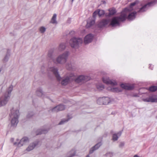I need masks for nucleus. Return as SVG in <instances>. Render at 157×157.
Returning <instances> with one entry per match:
<instances>
[{"label":"nucleus","instance_id":"1","mask_svg":"<svg viewBox=\"0 0 157 157\" xmlns=\"http://www.w3.org/2000/svg\"><path fill=\"white\" fill-rule=\"evenodd\" d=\"M136 4V2L131 3L129 7L125 8L123 10L120 16L113 18L111 21L110 25L112 27L119 26L120 25V22L124 21L126 20L127 16L126 12L132 11L133 10V6Z\"/></svg>","mask_w":157,"mask_h":157},{"label":"nucleus","instance_id":"2","mask_svg":"<svg viewBox=\"0 0 157 157\" xmlns=\"http://www.w3.org/2000/svg\"><path fill=\"white\" fill-rule=\"evenodd\" d=\"M13 89L12 85L10 86L8 88L7 91L0 98V107L5 105L7 103L10 98Z\"/></svg>","mask_w":157,"mask_h":157},{"label":"nucleus","instance_id":"3","mask_svg":"<svg viewBox=\"0 0 157 157\" xmlns=\"http://www.w3.org/2000/svg\"><path fill=\"white\" fill-rule=\"evenodd\" d=\"M10 111L11 113L9 115L10 118H11V125L13 127H15L18 122V118L19 115V111L17 109L14 110L13 108Z\"/></svg>","mask_w":157,"mask_h":157},{"label":"nucleus","instance_id":"4","mask_svg":"<svg viewBox=\"0 0 157 157\" xmlns=\"http://www.w3.org/2000/svg\"><path fill=\"white\" fill-rule=\"evenodd\" d=\"M69 55V52H65L62 54L60 55L55 59V63L63 64L67 61Z\"/></svg>","mask_w":157,"mask_h":157},{"label":"nucleus","instance_id":"5","mask_svg":"<svg viewBox=\"0 0 157 157\" xmlns=\"http://www.w3.org/2000/svg\"><path fill=\"white\" fill-rule=\"evenodd\" d=\"M82 39L81 38L73 37L69 41V44L73 48H77L79 45L82 42Z\"/></svg>","mask_w":157,"mask_h":157},{"label":"nucleus","instance_id":"6","mask_svg":"<svg viewBox=\"0 0 157 157\" xmlns=\"http://www.w3.org/2000/svg\"><path fill=\"white\" fill-rule=\"evenodd\" d=\"M73 79H74L75 82L77 83L80 82H85L90 79V77L88 76L80 75L78 76L76 78L74 77H73Z\"/></svg>","mask_w":157,"mask_h":157},{"label":"nucleus","instance_id":"7","mask_svg":"<svg viewBox=\"0 0 157 157\" xmlns=\"http://www.w3.org/2000/svg\"><path fill=\"white\" fill-rule=\"evenodd\" d=\"M108 24V19L105 18L98 22L97 26L99 28L102 29Z\"/></svg>","mask_w":157,"mask_h":157},{"label":"nucleus","instance_id":"8","mask_svg":"<svg viewBox=\"0 0 157 157\" xmlns=\"http://www.w3.org/2000/svg\"><path fill=\"white\" fill-rule=\"evenodd\" d=\"M29 140L27 137H24L22 138L20 141L18 143L17 142H14L13 143L14 145H18V146L21 147L25 144L29 142Z\"/></svg>","mask_w":157,"mask_h":157},{"label":"nucleus","instance_id":"9","mask_svg":"<svg viewBox=\"0 0 157 157\" xmlns=\"http://www.w3.org/2000/svg\"><path fill=\"white\" fill-rule=\"evenodd\" d=\"M49 70L53 72L57 80L59 81L61 79V78L59 74L57 68H55L54 67H51L49 68Z\"/></svg>","mask_w":157,"mask_h":157},{"label":"nucleus","instance_id":"10","mask_svg":"<svg viewBox=\"0 0 157 157\" xmlns=\"http://www.w3.org/2000/svg\"><path fill=\"white\" fill-rule=\"evenodd\" d=\"M129 12V11H127L126 12L127 16L126 19L127 18L128 21H132L135 18L137 12L135 11L133 12L129 13L127 16V13Z\"/></svg>","mask_w":157,"mask_h":157},{"label":"nucleus","instance_id":"11","mask_svg":"<svg viewBox=\"0 0 157 157\" xmlns=\"http://www.w3.org/2000/svg\"><path fill=\"white\" fill-rule=\"evenodd\" d=\"M65 106L62 104H60L52 108L51 111L52 112H58L62 111L65 109Z\"/></svg>","mask_w":157,"mask_h":157},{"label":"nucleus","instance_id":"12","mask_svg":"<svg viewBox=\"0 0 157 157\" xmlns=\"http://www.w3.org/2000/svg\"><path fill=\"white\" fill-rule=\"evenodd\" d=\"M154 2H151L144 5L138 11L139 13H142L146 11L147 9V7H149L152 5Z\"/></svg>","mask_w":157,"mask_h":157},{"label":"nucleus","instance_id":"13","mask_svg":"<svg viewBox=\"0 0 157 157\" xmlns=\"http://www.w3.org/2000/svg\"><path fill=\"white\" fill-rule=\"evenodd\" d=\"M38 143L39 141H36L30 143L28 147L26 148V151H29L32 150L37 145H38Z\"/></svg>","mask_w":157,"mask_h":157},{"label":"nucleus","instance_id":"14","mask_svg":"<svg viewBox=\"0 0 157 157\" xmlns=\"http://www.w3.org/2000/svg\"><path fill=\"white\" fill-rule=\"evenodd\" d=\"M93 36L91 34L87 35L84 39V42L85 44H87L91 42L93 39Z\"/></svg>","mask_w":157,"mask_h":157},{"label":"nucleus","instance_id":"15","mask_svg":"<svg viewBox=\"0 0 157 157\" xmlns=\"http://www.w3.org/2000/svg\"><path fill=\"white\" fill-rule=\"evenodd\" d=\"M53 51L52 49L49 50L48 52L47 58L50 61H53L54 63L55 62V59L53 55Z\"/></svg>","mask_w":157,"mask_h":157},{"label":"nucleus","instance_id":"16","mask_svg":"<svg viewBox=\"0 0 157 157\" xmlns=\"http://www.w3.org/2000/svg\"><path fill=\"white\" fill-rule=\"evenodd\" d=\"M71 79V77L69 76H66L63 78L62 79V81L61 82V84L62 85L64 86L66 85L70 82Z\"/></svg>","mask_w":157,"mask_h":157},{"label":"nucleus","instance_id":"17","mask_svg":"<svg viewBox=\"0 0 157 157\" xmlns=\"http://www.w3.org/2000/svg\"><path fill=\"white\" fill-rule=\"evenodd\" d=\"M122 132L121 131H119L117 133L113 134L112 136V140L113 142L116 141L118 140V138L121 135Z\"/></svg>","mask_w":157,"mask_h":157},{"label":"nucleus","instance_id":"18","mask_svg":"<svg viewBox=\"0 0 157 157\" xmlns=\"http://www.w3.org/2000/svg\"><path fill=\"white\" fill-rule=\"evenodd\" d=\"M101 144V142L98 143L90 149L89 152L90 153H92L98 149Z\"/></svg>","mask_w":157,"mask_h":157},{"label":"nucleus","instance_id":"19","mask_svg":"<svg viewBox=\"0 0 157 157\" xmlns=\"http://www.w3.org/2000/svg\"><path fill=\"white\" fill-rule=\"evenodd\" d=\"M121 86L122 88L128 90H132L134 88V86L132 85H127L123 83L121 85Z\"/></svg>","mask_w":157,"mask_h":157},{"label":"nucleus","instance_id":"20","mask_svg":"<svg viewBox=\"0 0 157 157\" xmlns=\"http://www.w3.org/2000/svg\"><path fill=\"white\" fill-rule=\"evenodd\" d=\"M95 23V20L94 19H89L87 21V24L86 27L87 28H89L91 27Z\"/></svg>","mask_w":157,"mask_h":157},{"label":"nucleus","instance_id":"21","mask_svg":"<svg viewBox=\"0 0 157 157\" xmlns=\"http://www.w3.org/2000/svg\"><path fill=\"white\" fill-rule=\"evenodd\" d=\"M143 101L146 102H156L157 98H154L152 97H150L145 99H143Z\"/></svg>","mask_w":157,"mask_h":157},{"label":"nucleus","instance_id":"22","mask_svg":"<svg viewBox=\"0 0 157 157\" xmlns=\"http://www.w3.org/2000/svg\"><path fill=\"white\" fill-rule=\"evenodd\" d=\"M48 131V130L47 129H40L38 130L36 132V135H37L42 134H46Z\"/></svg>","mask_w":157,"mask_h":157},{"label":"nucleus","instance_id":"23","mask_svg":"<svg viewBox=\"0 0 157 157\" xmlns=\"http://www.w3.org/2000/svg\"><path fill=\"white\" fill-rule=\"evenodd\" d=\"M10 50L9 49L7 50L6 54L3 59L4 62H6L8 61L9 57L10 56Z\"/></svg>","mask_w":157,"mask_h":157},{"label":"nucleus","instance_id":"24","mask_svg":"<svg viewBox=\"0 0 157 157\" xmlns=\"http://www.w3.org/2000/svg\"><path fill=\"white\" fill-rule=\"evenodd\" d=\"M105 98V97H103L102 98H101L98 99L97 100V103L99 104H101L100 103V101H102L103 102L102 104L105 105H107L108 104V101H107L106 102H104V101Z\"/></svg>","mask_w":157,"mask_h":157},{"label":"nucleus","instance_id":"25","mask_svg":"<svg viewBox=\"0 0 157 157\" xmlns=\"http://www.w3.org/2000/svg\"><path fill=\"white\" fill-rule=\"evenodd\" d=\"M116 13V9L114 8L109 9V17L114 15Z\"/></svg>","mask_w":157,"mask_h":157},{"label":"nucleus","instance_id":"26","mask_svg":"<svg viewBox=\"0 0 157 157\" xmlns=\"http://www.w3.org/2000/svg\"><path fill=\"white\" fill-rule=\"evenodd\" d=\"M36 94L39 97H41L43 95L42 90L41 88H39L37 89L36 91Z\"/></svg>","mask_w":157,"mask_h":157},{"label":"nucleus","instance_id":"27","mask_svg":"<svg viewBox=\"0 0 157 157\" xmlns=\"http://www.w3.org/2000/svg\"><path fill=\"white\" fill-rule=\"evenodd\" d=\"M57 15L55 13L53 14V17H52L51 22L52 24H57V22L56 21Z\"/></svg>","mask_w":157,"mask_h":157},{"label":"nucleus","instance_id":"28","mask_svg":"<svg viewBox=\"0 0 157 157\" xmlns=\"http://www.w3.org/2000/svg\"><path fill=\"white\" fill-rule=\"evenodd\" d=\"M112 91L114 92L118 93L122 91L121 89L119 87H114L111 89Z\"/></svg>","mask_w":157,"mask_h":157},{"label":"nucleus","instance_id":"29","mask_svg":"<svg viewBox=\"0 0 157 157\" xmlns=\"http://www.w3.org/2000/svg\"><path fill=\"white\" fill-rule=\"evenodd\" d=\"M97 10L98 13V15L99 17L102 16L105 13L104 11L103 10L98 9Z\"/></svg>","mask_w":157,"mask_h":157},{"label":"nucleus","instance_id":"30","mask_svg":"<svg viewBox=\"0 0 157 157\" xmlns=\"http://www.w3.org/2000/svg\"><path fill=\"white\" fill-rule=\"evenodd\" d=\"M97 89L99 90H101L103 89L104 88V86L101 84H98L96 85Z\"/></svg>","mask_w":157,"mask_h":157},{"label":"nucleus","instance_id":"31","mask_svg":"<svg viewBox=\"0 0 157 157\" xmlns=\"http://www.w3.org/2000/svg\"><path fill=\"white\" fill-rule=\"evenodd\" d=\"M66 47L65 44L64 43H61L59 46V49L60 51L64 50Z\"/></svg>","mask_w":157,"mask_h":157},{"label":"nucleus","instance_id":"32","mask_svg":"<svg viewBox=\"0 0 157 157\" xmlns=\"http://www.w3.org/2000/svg\"><path fill=\"white\" fill-rule=\"evenodd\" d=\"M109 84L112 86H116L117 85V83L115 80H111L109 79Z\"/></svg>","mask_w":157,"mask_h":157},{"label":"nucleus","instance_id":"33","mask_svg":"<svg viewBox=\"0 0 157 157\" xmlns=\"http://www.w3.org/2000/svg\"><path fill=\"white\" fill-rule=\"evenodd\" d=\"M149 90L151 92L155 91L157 90V86H151L149 88Z\"/></svg>","mask_w":157,"mask_h":157},{"label":"nucleus","instance_id":"34","mask_svg":"<svg viewBox=\"0 0 157 157\" xmlns=\"http://www.w3.org/2000/svg\"><path fill=\"white\" fill-rule=\"evenodd\" d=\"M73 66L74 65L71 64V63L67 64L66 65L67 68L69 70H71L73 69Z\"/></svg>","mask_w":157,"mask_h":157},{"label":"nucleus","instance_id":"35","mask_svg":"<svg viewBox=\"0 0 157 157\" xmlns=\"http://www.w3.org/2000/svg\"><path fill=\"white\" fill-rule=\"evenodd\" d=\"M75 151L74 149H72L71 151L69 153V154L70 155V156L68 157H72L73 156L75 155Z\"/></svg>","mask_w":157,"mask_h":157},{"label":"nucleus","instance_id":"36","mask_svg":"<svg viewBox=\"0 0 157 157\" xmlns=\"http://www.w3.org/2000/svg\"><path fill=\"white\" fill-rule=\"evenodd\" d=\"M125 145V142H121L119 144V147L120 148H123Z\"/></svg>","mask_w":157,"mask_h":157},{"label":"nucleus","instance_id":"37","mask_svg":"<svg viewBox=\"0 0 157 157\" xmlns=\"http://www.w3.org/2000/svg\"><path fill=\"white\" fill-rule=\"evenodd\" d=\"M46 31V28L43 26L41 27L40 28V31L41 33H44Z\"/></svg>","mask_w":157,"mask_h":157},{"label":"nucleus","instance_id":"38","mask_svg":"<svg viewBox=\"0 0 157 157\" xmlns=\"http://www.w3.org/2000/svg\"><path fill=\"white\" fill-rule=\"evenodd\" d=\"M34 115L33 113L32 112H29L27 115V117L28 118L31 117Z\"/></svg>","mask_w":157,"mask_h":157},{"label":"nucleus","instance_id":"39","mask_svg":"<svg viewBox=\"0 0 157 157\" xmlns=\"http://www.w3.org/2000/svg\"><path fill=\"white\" fill-rule=\"evenodd\" d=\"M69 119H64L62 120L59 123V124H63L65 122L68 121Z\"/></svg>","mask_w":157,"mask_h":157},{"label":"nucleus","instance_id":"40","mask_svg":"<svg viewBox=\"0 0 157 157\" xmlns=\"http://www.w3.org/2000/svg\"><path fill=\"white\" fill-rule=\"evenodd\" d=\"M97 15H98V11L97 10L93 13V19L95 20L96 16Z\"/></svg>","mask_w":157,"mask_h":157},{"label":"nucleus","instance_id":"41","mask_svg":"<svg viewBox=\"0 0 157 157\" xmlns=\"http://www.w3.org/2000/svg\"><path fill=\"white\" fill-rule=\"evenodd\" d=\"M102 81L104 83L108 84V79L107 78L103 77L102 78Z\"/></svg>","mask_w":157,"mask_h":157},{"label":"nucleus","instance_id":"42","mask_svg":"<svg viewBox=\"0 0 157 157\" xmlns=\"http://www.w3.org/2000/svg\"><path fill=\"white\" fill-rule=\"evenodd\" d=\"M114 155V153L112 152H109V156L112 157Z\"/></svg>","mask_w":157,"mask_h":157},{"label":"nucleus","instance_id":"43","mask_svg":"<svg viewBox=\"0 0 157 157\" xmlns=\"http://www.w3.org/2000/svg\"><path fill=\"white\" fill-rule=\"evenodd\" d=\"M151 65H151L150 64L149 65V68H150L151 70H152L153 67H151Z\"/></svg>","mask_w":157,"mask_h":157},{"label":"nucleus","instance_id":"44","mask_svg":"<svg viewBox=\"0 0 157 157\" xmlns=\"http://www.w3.org/2000/svg\"><path fill=\"white\" fill-rule=\"evenodd\" d=\"M103 157H108V153H106L105 155H103Z\"/></svg>","mask_w":157,"mask_h":157},{"label":"nucleus","instance_id":"45","mask_svg":"<svg viewBox=\"0 0 157 157\" xmlns=\"http://www.w3.org/2000/svg\"><path fill=\"white\" fill-rule=\"evenodd\" d=\"M103 3H104V4H105V1H103Z\"/></svg>","mask_w":157,"mask_h":157},{"label":"nucleus","instance_id":"46","mask_svg":"<svg viewBox=\"0 0 157 157\" xmlns=\"http://www.w3.org/2000/svg\"><path fill=\"white\" fill-rule=\"evenodd\" d=\"M86 157H90V156L89 155H88L86 156Z\"/></svg>","mask_w":157,"mask_h":157},{"label":"nucleus","instance_id":"47","mask_svg":"<svg viewBox=\"0 0 157 157\" xmlns=\"http://www.w3.org/2000/svg\"><path fill=\"white\" fill-rule=\"evenodd\" d=\"M74 1V0H71L72 3H73Z\"/></svg>","mask_w":157,"mask_h":157},{"label":"nucleus","instance_id":"48","mask_svg":"<svg viewBox=\"0 0 157 157\" xmlns=\"http://www.w3.org/2000/svg\"><path fill=\"white\" fill-rule=\"evenodd\" d=\"M12 139V140H13V139Z\"/></svg>","mask_w":157,"mask_h":157},{"label":"nucleus","instance_id":"49","mask_svg":"<svg viewBox=\"0 0 157 157\" xmlns=\"http://www.w3.org/2000/svg\"><path fill=\"white\" fill-rule=\"evenodd\" d=\"M12 139V140H13V139Z\"/></svg>","mask_w":157,"mask_h":157}]
</instances>
